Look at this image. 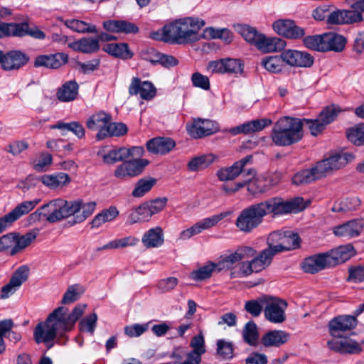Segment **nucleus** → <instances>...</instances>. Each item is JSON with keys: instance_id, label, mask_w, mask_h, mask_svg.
Instances as JSON below:
<instances>
[{"instance_id": "nucleus-55", "label": "nucleus", "mask_w": 364, "mask_h": 364, "mask_svg": "<svg viewBox=\"0 0 364 364\" xmlns=\"http://www.w3.org/2000/svg\"><path fill=\"white\" fill-rule=\"evenodd\" d=\"M235 29L247 42L253 45H255L257 38H259L262 34L259 33L256 28L244 24L237 25Z\"/></svg>"}, {"instance_id": "nucleus-60", "label": "nucleus", "mask_w": 364, "mask_h": 364, "mask_svg": "<svg viewBox=\"0 0 364 364\" xmlns=\"http://www.w3.org/2000/svg\"><path fill=\"white\" fill-rule=\"evenodd\" d=\"M224 60V73L237 75L243 71V64L240 59L236 58H223Z\"/></svg>"}, {"instance_id": "nucleus-49", "label": "nucleus", "mask_w": 364, "mask_h": 364, "mask_svg": "<svg viewBox=\"0 0 364 364\" xmlns=\"http://www.w3.org/2000/svg\"><path fill=\"white\" fill-rule=\"evenodd\" d=\"M360 204V200L357 197L347 198L339 203L335 204L331 210L335 213H346L357 210Z\"/></svg>"}, {"instance_id": "nucleus-7", "label": "nucleus", "mask_w": 364, "mask_h": 364, "mask_svg": "<svg viewBox=\"0 0 364 364\" xmlns=\"http://www.w3.org/2000/svg\"><path fill=\"white\" fill-rule=\"evenodd\" d=\"M253 157L247 155L245 157L235 161L232 166L220 168L217 172V176L221 181H232L237 176H241L242 180L247 176V181L252 178L256 175V171L248 167L252 164Z\"/></svg>"}, {"instance_id": "nucleus-19", "label": "nucleus", "mask_w": 364, "mask_h": 364, "mask_svg": "<svg viewBox=\"0 0 364 364\" xmlns=\"http://www.w3.org/2000/svg\"><path fill=\"white\" fill-rule=\"evenodd\" d=\"M357 325L353 316L341 315L332 318L328 324L330 334L335 338L341 337V333L354 328Z\"/></svg>"}, {"instance_id": "nucleus-48", "label": "nucleus", "mask_w": 364, "mask_h": 364, "mask_svg": "<svg viewBox=\"0 0 364 364\" xmlns=\"http://www.w3.org/2000/svg\"><path fill=\"white\" fill-rule=\"evenodd\" d=\"M214 271L218 272V263L209 262L204 266L191 272V277L195 281H202L210 278Z\"/></svg>"}, {"instance_id": "nucleus-53", "label": "nucleus", "mask_w": 364, "mask_h": 364, "mask_svg": "<svg viewBox=\"0 0 364 364\" xmlns=\"http://www.w3.org/2000/svg\"><path fill=\"white\" fill-rule=\"evenodd\" d=\"M242 337L245 343L250 346H256L259 334L257 325L253 321L247 322L242 330Z\"/></svg>"}, {"instance_id": "nucleus-28", "label": "nucleus", "mask_w": 364, "mask_h": 364, "mask_svg": "<svg viewBox=\"0 0 364 364\" xmlns=\"http://www.w3.org/2000/svg\"><path fill=\"white\" fill-rule=\"evenodd\" d=\"M103 28L109 32L126 34L136 33L139 31V28L135 23L125 20H109L104 21Z\"/></svg>"}, {"instance_id": "nucleus-59", "label": "nucleus", "mask_w": 364, "mask_h": 364, "mask_svg": "<svg viewBox=\"0 0 364 364\" xmlns=\"http://www.w3.org/2000/svg\"><path fill=\"white\" fill-rule=\"evenodd\" d=\"M348 139L357 146L364 144V124H360L348 129L346 132Z\"/></svg>"}, {"instance_id": "nucleus-22", "label": "nucleus", "mask_w": 364, "mask_h": 364, "mask_svg": "<svg viewBox=\"0 0 364 364\" xmlns=\"http://www.w3.org/2000/svg\"><path fill=\"white\" fill-rule=\"evenodd\" d=\"M284 63L296 67H311L314 58L309 53L296 50H285L282 52Z\"/></svg>"}, {"instance_id": "nucleus-35", "label": "nucleus", "mask_w": 364, "mask_h": 364, "mask_svg": "<svg viewBox=\"0 0 364 364\" xmlns=\"http://www.w3.org/2000/svg\"><path fill=\"white\" fill-rule=\"evenodd\" d=\"M68 47L83 53H92L98 51L100 46L97 38H82L69 43Z\"/></svg>"}, {"instance_id": "nucleus-27", "label": "nucleus", "mask_w": 364, "mask_h": 364, "mask_svg": "<svg viewBox=\"0 0 364 364\" xmlns=\"http://www.w3.org/2000/svg\"><path fill=\"white\" fill-rule=\"evenodd\" d=\"M272 124V120L268 119H259L245 122L242 124L230 129V132L232 135L239 134H249L258 132Z\"/></svg>"}, {"instance_id": "nucleus-9", "label": "nucleus", "mask_w": 364, "mask_h": 364, "mask_svg": "<svg viewBox=\"0 0 364 364\" xmlns=\"http://www.w3.org/2000/svg\"><path fill=\"white\" fill-rule=\"evenodd\" d=\"M274 255L271 250L264 249L258 255L253 256L252 260L242 262L239 273L241 277H247L253 272H260L270 265Z\"/></svg>"}, {"instance_id": "nucleus-38", "label": "nucleus", "mask_w": 364, "mask_h": 364, "mask_svg": "<svg viewBox=\"0 0 364 364\" xmlns=\"http://www.w3.org/2000/svg\"><path fill=\"white\" fill-rule=\"evenodd\" d=\"M289 333L280 330L271 331L265 333L262 338V343L264 346H276L279 347L289 340Z\"/></svg>"}, {"instance_id": "nucleus-21", "label": "nucleus", "mask_w": 364, "mask_h": 364, "mask_svg": "<svg viewBox=\"0 0 364 364\" xmlns=\"http://www.w3.org/2000/svg\"><path fill=\"white\" fill-rule=\"evenodd\" d=\"M188 134L195 138L200 139L211 135L218 131V127L210 119H194L191 125H186Z\"/></svg>"}, {"instance_id": "nucleus-46", "label": "nucleus", "mask_w": 364, "mask_h": 364, "mask_svg": "<svg viewBox=\"0 0 364 364\" xmlns=\"http://www.w3.org/2000/svg\"><path fill=\"white\" fill-rule=\"evenodd\" d=\"M215 156L213 154H204L193 158L188 164V168L191 171L203 170L212 164Z\"/></svg>"}, {"instance_id": "nucleus-29", "label": "nucleus", "mask_w": 364, "mask_h": 364, "mask_svg": "<svg viewBox=\"0 0 364 364\" xmlns=\"http://www.w3.org/2000/svg\"><path fill=\"white\" fill-rule=\"evenodd\" d=\"M331 267L348 260L355 255V250L351 245L340 246L326 252Z\"/></svg>"}, {"instance_id": "nucleus-44", "label": "nucleus", "mask_w": 364, "mask_h": 364, "mask_svg": "<svg viewBox=\"0 0 364 364\" xmlns=\"http://www.w3.org/2000/svg\"><path fill=\"white\" fill-rule=\"evenodd\" d=\"M64 24L72 31L85 33H97V29L95 24H92L78 19H68L64 21Z\"/></svg>"}, {"instance_id": "nucleus-34", "label": "nucleus", "mask_w": 364, "mask_h": 364, "mask_svg": "<svg viewBox=\"0 0 364 364\" xmlns=\"http://www.w3.org/2000/svg\"><path fill=\"white\" fill-rule=\"evenodd\" d=\"M346 42V38L341 35L335 33H324L323 52L329 50L341 52L344 49Z\"/></svg>"}, {"instance_id": "nucleus-33", "label": "nucleus", "mask_w": 364, "mask_h": 364, "mask_svg": "<svg viewBox=\"0 0 364 364\" xmlns=\"http://www.w3.org/2000/svg\"><path fill=\"white\" fill-rule=\"evenodd\" d=\"M322 178L323 176L317 164H316L315 166L311 168L302 170L296 173L292 178V182L295 185L303 186Z\"/></svg>"}, {"instance_id": "nucleus-20", "label": "nucleus", "mask_w": 364, "mask_h": 364, "mask_svg": "<svg viewBox=\"0 0 364 364\" xmlns=\"http://www.w3.org/2000/svg\"><path fill=\"white\" fill-rule=\"evenodd\" d=\"M272 26L278 34L291 39L302 38L305 34L304 28L296 26L293 21L289 19L277 20Z\"/></svg>"}, {"instance_id": "nucleus-52", "label": "nucleus", "mask_w": 364, "mask_h": 364, "mask_svg": "<svg viewBox=\"0 0 364 364\" xmlns=\"http://www.w3.org/2000/svg\"><path fill=\"white\" fill-rule=\"evenodd\" d=\"M262 65L267 70L274 73L281 72L285 66L282 53L280 55L266 57L262 60Z\"/></svg>"}, {"instance_id": "nucleus-2", "label": "nucleus", "mask_w": 364, "mask_h": 364, "mask_svg": "<svg viewBox=\"0 0 364 364\" xmlns=\"http://www.w3.org/2000/svg\"><path fill=\"white\" fill-rule=\"evenodd\" d=\"M205 25L202 19L187 17L164 26V41L185 43L199 40L198 31Z\"/></svg>"}, {"instance_id": "nucleus-11", "label": "nucleus", "mask_w": 364, "mask_h": 364, "mask_svg": "<svg viewBox=\"0 0 364 364\" xmlns=\"http://www.w3.org/2000/svg\"><path fill=\"white\" fill-rule=\"evenodd\" d=\"M39 203V200H26L17 205L11 211L0 218V233L21 217L27 215Z\"/></svg>"}, {"instance_id": "nucleus-42", "label": "nucleus", "mask_w": 364, "mask_h": 364, "mask_svg": "<svg viewBox=\"0 0 364 364\" xmlns=\"http://www.w3.org/2000/svg\"><path fill=\"white\" fill-rule=\"evenodd\" d=\"M119 215V212L115 206H110L97 213L92 220L90 225L92 228H98L105 223L112 222Z\"/></svg>"}, {"instance_id": "nucleus-50", "label": "nucleus", "mask_w": 364, "mask_h": 364, "mask_svg": "<svg viewBox=\"0 0 364 364\" xmlns=\"http://www.w3.org/2000/svg\"><path fill=\"white\" fill-rule=\"evenodd\" d=\"M268 301L267 296H262L257 299H252L245 302V310L253 317L259 316L265 304Z\"/></svg>"}, {"instance_id": "nucleus-43", "label": "nucleus", "mask_w": 364, "mask_h": 364, "mask_svg": "<svg viewBox=\"0 0 364 364\" xmlns=\"http://www.w3.org/2000/svg\"><path fill=\"white\" fill-rule=\"evenodd\" d=\"M102 49L105 52L122 59H129L133 55L128 48V45L124 43H109L105 45Z\"/></svg>"}, {"instance_id": "nucleus-1", "label": "nucleus", "mask_w": 364, "mask_h": 364, "mask_svg": "<svg viewBox=\"0 0 364 364\" xmlns=\"http://www.w3.org/2000/svg\"><path fill=\"white\" fill-rule=\"evenodd\" d=\"M96 206L95 201L56 198L38 208L29 215V219L31 221H36L43 218L50 223H55L73 216L72 224L74 225L84 222L92 215Z\"/></svg>"}, {"instance_id": "nucleus-24", "label": "nucleus", "mask_w": 364, "mask_h": 364, "mask_svg": "<svg viewBox=\"0 0 364 364\" xmlns=\"http://www.w3.org/2000/svg\"><path fill=\"white\" fill-rule=\"evenodd\" d=\"M86 306V304H78L69 314H67V309L65 307L60 306L55 309H60L57 316L60 322L63 323V327L66 331H70L73 328L75 322L82 316Z\"/></svg>"}, {"instance_id": "nucleus-31", "label": "nucleus", "mask_w": 364, "mask_h": 364, "mask_svg": "<svg viewBox=\"0 0 364 364\" xmlns=\"http://www.w3.org/2000/svg\"><path fill=\"white\" fill-rule=\"evenodd\" d=\"M39 181L45 186L53 190L68 185L71 179L68 174L58 172L53 174H45L40 177Z\"/></svg>"}, {"instance_id": "nucleus-58", "label": "nucleus", "mask_w": 364, "mask_h": 364, "mask_svg": "<svg viewBox=\"0 0 364 364\" xmlns=\"http://www.w3.org/2000/svg\"><path fill=\"white\" fill-rule=\"evenodd\" d=\"M217 354L224 360H230L234 356V347L232 342L223 339L217 341Z\"/></svg>"}, {"instance_id": "nucleus-5", "label": "nucleus", "mask_w": 364, "mask_h": 364, "mask_svg": "<svg viewBox=\"0 0 364 364\" xmlns=\"http://www.w3.org/2000/svg\"><path fill=\"white\" fill-rule=\"evenodd\" d=\"M272 213L269 199L245 208L237 217L235 225L240 230L250 232L262 222L263 218Z\"/></svg>"}, {"instance_id": "nucleus-17", "label": "nucleus", "mask_w": 364, "mask_h": 364, "mask_svg": "<svg viewBox=\"0 0 364 364\" xmlns=\"http://www.w3.org/2000/svg\"><path fill=\"white\" fill-rule=\"evenodd\" d=\"M29 274V268L23 265L19 267L11 277L9 282L1 287V299H6L13 295L17 289L25 282Z\"/></svg>"}, {"instance_id": "nucleus-13", "label": "nucleus", "mask_w": 364, "mask_h": 364, "mask_svg": "<svg viewBox=\"0 0 364 364\" xmlns=\"http://www.w3.org/2000/svg\"><path fill=\"white\" fill-rule=\"evenodd\" d=\"M268 301L265 304L264 313L265 318L274 323H280L285 321V309L287 303L282 299L267 296Z\"/></svg>"}, {"instance_id": "nucleus-57", "label": "nucleus", "mask_w": 364, "mask_h": 364, "mask_svg": "<svg viewBox=\"0 0 364 364\" xmlns=\"http://www.w3.org/2000/svg\"><path fill=\"white\" fill-rule=\"evenodd\" d=\"M155 183L154 178H141L136 183L132 195L136 198L142 197L152 188Z\"/></svg>"}, {"instance_id": "nucleus-47", "label": "nucleus", "mask_w": 364, "mask_h": 364, "mask_svg": "<svg viewBox=\"0 0 364 364\" xmlns=\"http://www.w3.org/2000/svg\"><path fill=\"white\" fill-rule=\"evenodd\" d=\"M50 129H58L60 130H67L73 132L79 139L85 138V129L82 124L79 122L73 121L68 123L59 122L52 125Z\"/></svg>"}, {"instance_id": "nucleus-14", "label": "nucleus", "mask_w": 364, "mask_h": 364, "mask_svg": "<svg viewBox=\"0 0 364 364\" xmlns=\"http://www.w3.org/2000/svg\"><path fill=\"white\" fill-rule=\"evenodd\" d=\"M269 201L274 215L287 214L305 208L304 198L301 197H296L289 200H284L281 198L274 197L269 198Z\"/></svg>"}, {"instance_id": "nucleus-62", "label": "nucleus", "mask_w": 364, "mask_h": 364, "mask_svg": "<svg viewBox=\"0 0 364 364\" xmlns=\"http://www.w3.org/2000/svg\"><path fill=\"white\" fill-rule=\"evenodd\" d=\"M82 288L78 284L70 286L64 294L61 303L70 304L77 301L82 293Z\"/></svg>"}, {"instance_id": "nucleus-30", "label": "nucleus", "mask_w": 364, "mask_h": 364, "mask_svg": "<svg viewBox=\"0 0 364 364\" xmlns=\"http://www.w3.org/2000/svg\"><path fill=\"white\" fill-rule=\"evenodd\" d=\"M175 141L168 137H156L146 143L148 151L155 154H166L174 148Z\"/></svg>"}, {"instance_id": "nucleus-15", "label": "nucleus", "mask_w": 364, "mask_h": 364, "mask_svg": "<svg viewBox=\"0 0 364 364\" xmlns=\"http://www.w3.org/2000/svg\"><path fill=\"white\" fill-rule=\"evenodd\" d=\"M0 65L5 71L16 70L24 66L29 60L28 56L20 50H10L4 53L1 50Z\"/></svg>"}, {"instance_id": "nucleus-64", "label": "nucleus", "mask_w": 364, "mask_h": 364, "mask_svg": "<svg viewBox=\"0 0 364 364\" xmlns=\"http://www.w3.org/2000/svg\"><path fill=\"white\" fill-rule=\"evenodd\" d=\"M341 112L339 107L331 105L326 107L320 113L321 120L323 124L328 125L335 120L338 113Z\"/></svg>"}, {"instance_id": "nucleus-41", "label": "nucleus", "mask_w": 364, "mask_h": 364, "mask_svg": "<svg viewBox=\"0 0 364 364\" xmlns=\"http://www.w3.org/2000/svg\"><path fill=\"white\" fill-rule=\"evenodd\" d=\"M109 121H112L110 114L105 112H99L88 118L86 125L89 129H98V132H100L102 129H106Z\"/></svg>"}, {"instance_id": "nucleus-4", "label": "nucleus", "mask_w": 364, "mask_h": 364, "mask_svg": "<svg viewBox=\"0 0 364 364\" xmlns=\"http://www.w3.org/2000/svg\"><path fill=\"white\" fill-rule=\"evenodd\" d=\"M58 311L60 309H55L44 322L38 323L34 328L33 337L38 344L45 343L50 348L57 336H63L67 332L57 316Z\"/></svg>"}, {"instance_id": "nucleus-45", "label": "nucleus", "mask_w": 364, "mask_h": 364, "mask_svg": "<svg viewBox=\"0 0 364 364\" xmlns=\"http://www.w3.org/2000/svg\"><path fill=\"white\" fill-rule=\"evenodd\" d=\"M281 244L275 247L278 248L279 252L295 250L300 246L301 240L298 234L292 232H285Z\"/></svg>"}, {"instance_id": "nucleus-56", "label": "nucleus", "mask_w": 364, "mask_h": 364, "mask_svg": "<svg viewBox=\"0 0 364 364\" xmlns=\"http://www.w3.org/2000/svg\"><path fill=\"white\" fill-rule=\"evenodd\" d=\"M126 147L114 148L102 156L104 163L112 164L126 159Z\"/></svg>"}, {"instance_id": "nucleus-6", "label": "nucleus", "mask_w": 364, "mask_h": 364, "mask_svg": "<svg viewBox=\"0 0 364 364\" xmlns=\"http://www.w3.org/2000/svg\"><path fill=\"white\" fill-rule=\"evenodd\" d=\"M39 232L38 229H33L24 235L11 232L0 237V252L14 256L22 252L34 241Z\"/></svg>"}, {"instance_id": "nucleus-10", "label": "nucleus", "mask_w": 364, "mask_h": 364, "mask_svg": "<svg viewBox=\"0 0 364 364\" xmlns=\"http://www.w3.org/2000/svg\"><path fill=\"white\" fill-rule=\"evenodd\" d=\"M228 213L227 212H223L220 214L213 215L210 217L205 218L189 228L181 231L179 234V240H186L190 239L193 235H198L202 232L205 230L210 229V228L216 225L220 220L227 217Z\"/></svg>"}, {"instance_id": "nucleus-26", "label": "nucleus", "mask_w": 364, "mask_h": 364, "mask_svg": "<svg viewBox=\"0 0 364 364\" xmlns=\"http://www.w3.org/2000/svg\"><path fill=\"white\" fill-rule=\"evenodd\" d=\"M328 259L326 252L313 255L304 259L302 262V269L306 273L315 274L331 267Z\"/></svg>"}, {"instance_id": "nucleus-8", "label": "nucleus", "mask_w": 364, "mask_h": 364, "mask_svg": "<svg viewBox=\"0 0 364 364\" xmlns=\"http://www.w3.org/2000/svg\"><path fill=\"white\" fill-rule=\"evenodd\" d=\"M355 159L352 153L340 151L330 155L316 164L321 173L323 178L331 174L334 171L343 168L347 164Z\"/></svg>"}, {"instance_id": "nucleus-36", "label": "nucleus", "mask_w": 364, "mask_h": 364, "mask_svg": "<svg viewBox=\"0 0 364 364\" xmlns=\"http://www.w3.org/2000/svg\"><path fill=\"white\" fill-rule=\"evenodd\" d=\"M164 232L161 227H155L147 230L141 238V242L146 248H154L164 243Z\"/></svg>"}, {"instance_id": "nucleus-23", "label": "nucleus", "mask_w": 364, "mask_h": 364, "mask_svg": "<svg viewBox=\"0 0 364 364\" xmlns=\"http://www.w3.org/2000/svg\"><path fill=\"white\" fill-rule=\"evenodd\" d=\"M68 61V55L64 53L41 55L36 58L34 66L36 68L44 67L48 69H58L65 65Z\"/></svg>"}, {"instance_id": "nucleus-61", "label": "nucleus", "mask_w": 364, "mask_h": 364, "mask_svg": "<svg viewBox=\"0 0 364 364\" xmlns=\"http://www.w3.org/2000/svg\"><path fill=\"white\" fill-rule=\"evenodd\" d=\"M6 28V32L9 36H24L28 31V24L27 23H9L4 24L2 28Z\"/></svg>"}, {"instance_id": "nucleus-12", "label": "nucleus", "mask_w": 364, "mask_h": 364, "mask_svg": "<svg viewBox=\"0 0 364 364\" xmlns=\"http://www.w3.org/2000/svg\"><path fill=\"white\" fill-rule=\"evenodd\" d=\"M257 253L256 250L249 246L238 247L234 252L222 256L218 262V272L224 269H230L234 264L244 259L253 257Z\"/></svg>"}, {"instance_id": "nucleus-18", "label": "nucleus", "mask_w": 364, "mask_h": 364, "mask_svg": "<svg viewBox=\"0 0 364 364\" xmlns=\"http://www.w3.org/2000/svg\"><path fill=\"white\" fill-rule=\"evenodd\" d=\"M129 94L139 95L141 99L149 101L156 96V88L152 82L148 80L141 81L139 77H134L129 86Z\"/></svg>"}, {"instance_id": "nucleus-54", "label": "nucleus", "mask_w": 364, "mask_h": 364, "mask_svg": "<svg viewBox=\"0 0 364 364\" xmlns=\"http://www.w3.org/2000/svg\"><path fill=\"white\" fill-rule=\"evenodd\" d=\"M250 178L247 181V176L242 180V182L245 183V186H247V191L252 194L262 193L266 192L269 188L266 183V181L264 178Z\"/></svg>"}, {"instance_id": "nucleus-40", "label": "nucleus", "mask_w": 364, "mask_h": 364, "mask_svg": "<svg viewBox=\"0 0 364 364\" xmlns=\"http://www.w3.org/2000/svg\"><path fill=\"white\" fill-rule=\"evenodd\" d=\"M127 131L128 129L125 124L109 121L106 129H104L97 133L96 138L97 140H102L109 136H121L126 134Z\"/></svg>"}, {"instance_id": "nucleus-3", "label": "nucleus", "mask_w": 364, "mask_h": 364, "mask_svg": "<svg viewBox=\"0 0 364 364\" xmlns=\"http://www.w3.org/2000/svg\"><path fill=\"white\" fill-rule=\"evenodd\" d=\"M304 136L301 119L285 117L274 124L272 132V141L277 146H288L299 142Z\"/></svg>"}, {"instance_id": "nucleus-39", "label": "nucleus", "mask_w": 364, "mask_h": 364, "mask_svg": "<svg viewBox=\"0 0 364 364\" xmlns=\"http://www.w3.org/2000/svg\"><path fill=\"white\" fill-rule=\"evenodd\" d=\"M361 231L362 225L360 223L353 220L336 227L333 230V233L336 236L352 238L358 236Z\"/></svg>"}, {"instance_id": "nucleus-63", "label": "nucleus", "mask_w": 364, "mask_h": 364, "mask_svg": "<svg viewBox=\"0 0 364 364\" xmlns=\"http://www.w3.org/2000/svg\"><path fill=\"white\" fill-rule=\"evenodd\" d=\"M97 321V315L96 313H92L89 316L83 318L79 323L80 331L88 332L91 335H93L96 328Z\"/></svg>"}, {"instance_id": "nucleus-16", "label": "nucleus", "mask_w": 364, "mask_h": 364, "mask_svg": "<svg viewBox=\"0 0 364 364\" xmlns=\"http://www.w3.org/2000/svg\"><path fill=\"white\" fill-rule=\"evenodd\" d=\"M149 161L144 159H137L123 162L114 171V176L119 179L128 177H135L141 174Z\"/></svg>"}, {"instance_id": "nucleus-37", "label": "nucleus", "mask_w": 364, "mask_h": 364, "mask_svg": "<svg viewBox=\"0 0 364 364\" xmlns=\"http://www.w3.org/2000/svg\"><path fill=\"white\" fill-rule=\"evenodd\" d=\"M79 85L75 80L65 82L57 92V97L60 102L73 101L78 95Z\"/></svg>"}, {"instance_id": "nucleus-51", "label": "nucleus", "mask_w": 364, "mask_h": 364, "mask_svg": "<svg viewBox=\"0 0 364 364\" xmlns=\"http://www.w3.org/2000/svg\"><path fill=\"white\" fill-rule=\"evenodd\" d=\"M138 241L139 240L136 238L132 237L117 239L109 242L107 244L103 246L97 247L96 251L100 252L103 250L125 247L127 246H133L135 245Z\"/></svg>"}, {"instance_id": "nucleus-25", "label": "nucleus", "mask_w": 364, "mask_h": 364, "mask_svg": "<svg viewBox=\"0 0 364 364\" xmlns=\"http://www.w3.org/2000/svg\"><path fill=\"white\" fill-rule=\"evenodd\" d=\"M190 346L192 350L186 355V359L181 364H200L201 356L205 353V340L203 335L199 334L192 338Z\"/></svg>"}, {"instance_id": "nucleus-32", "label": "nucleus", "mask_w": 364, "mask_h": 364, "mask_svg": "<svg viewBox=\"0 0 364 364\" xmlns=\"http://www.w3.org/2000/svg\"><path fill=\"white\" fill-rule=\"evenodd\" d=\"M285 41L279 38H267L261 34L255 46L264 53L277 52L285 47Z\"/></svg>"}]
</instances>
